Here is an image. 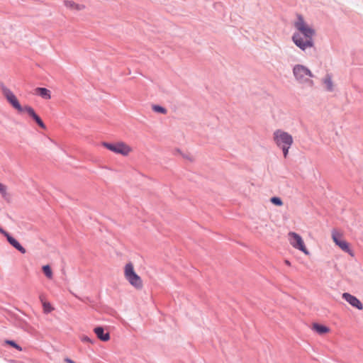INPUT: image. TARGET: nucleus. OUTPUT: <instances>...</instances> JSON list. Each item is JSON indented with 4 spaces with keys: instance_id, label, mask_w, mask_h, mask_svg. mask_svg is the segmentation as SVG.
<instances>
[{
    "instance_id": "f257e3e1",
    "label": "nucleus",
    "mask_w": 363,
    "mask_h": 363,
    "mask_svg": "<svg viewBox=\"0 0 363 363\" xmlns=\"http://www.w3.org/2000/svg\"><path fill=\"white\" fill-rule=\"evenodd\" d=\"M294 26L304 36L303 38L299 33H294L292 36V40L295 45L303 50L312 48L313 46L312 38L315 35L314 29L306 23L301 15L297 16V20L294 23Z\"/></svg>"
},
{
    "instance_id": "f03ea898",
    "label": "nucleus",
    "mask_w": 363,
    "mask_h": 363,
    "mask_svg": "<svg viewBox=\"0 0 363 363\" xmlns=\"http://www.w3.org/2000/svg\"><path fill=\"white\" fill-rule=\"evenodd\" d=\"M3 95L5 96L8 102L18 112H26L37 123V124L43 129H46V125L42 119L36 114L34 109L30 106H22L19 103L15 94L8 88H2Z\"/></svg>"
},
{
    "instance_id": "7ed1b4c3",
    "label": "nucleus",
    "mask_w": 363,
    "mask_h": 363,
    "mask_svg": "<svg viewBox=\"0 0 363 363\" xmlns=\"http://www.w3.org/2000/svg\"><path fill=\"white\" fill-rule=\"evenodd\" d=\"M101 145L112 152L123 157H128L133 152V148L123 141H117L113 143L102 142Z\"/></svg>"
},
{
    "instance_id": "20e7f679",
    "label": "nucleus",
    "mask_w": 363,
    "mask_h": 363,
    "mask_svg": "<svg viewBox=\"0 0 363 363\" xmlns=\"http://www.w3.org/2000/svg\"><path fill=\"white\" fill-rule=\"evenodd\" d=\"M124 276L128 281L135 288L140 289L143 287L142 279L135 273L133 264L131 262L127 263L125 265Z\"/></svg>"
},
{
    "instance_id": "39448f33",
    "label": "nucleus",
    "mask_w": 363,
    "mask_h": 363,
    "mask_svg": "<svg viewBox=\"0 0 363 363\" xmlns=\"http://www.w3.org/2000/svg\"><path fill=\"white\" fill-rule=\"evenodd\" d=\"M289 244L296 250L302 252L306 255H309L310 252L307 249L302 237L295 232H289L287 234Z\"/></svg>"
},
{
    "instance_id": "423d86ee",
    "label": "nucleus",
    "mask_w": 363,
    "mask_h": 363,
    "mask_svg": "<svg viewBox=\"0 0 363 363\" xmlns=\"http://www.w3.org/2000/svg\"><path fill=\"white\" fill-rule=\"evenodd\" d=\"M293 73L296 79L300 82H309L311 85H313V82L310 78L313 77V75L307 67L301 65H297L294 67Z\"/></svg>"
},
{
    "instance_id": "0eeeda50",
    "label": "nucleus",
    "mask_w": 363,
    "mask_h": 363,
    "mask_svg": "<svg viewBox=\"0 0 363 363\" xmlns=\"http://www.w3.org/2000/svg\"><path fill=\"white\" fill-rule=\"evenodd\" d=\"M274 140L279 147L291 146L294 142L292 136L281 130H277L274 133Z\"/></svg>"
},
{
    "instance_id": "6e6552de",
    "label": "nucleus",
    "mask_w": 363,
    "mask_h": 363,
    "mask_svg": "<svg viewBox=\"0 0 363 363\" xmlns=\"http://www.w3.org/2000/svg\"><path fill=\"white\" fill-rule=\"evenodd\" d=\"M332 239L333 242L337 245L342 251L347 252L351 256H353V252L350 247V244L343 238L342 234L337 230H333Z\"/></svg>"
},
{
    "instance_id": "1a4fd4ad",
    "label": "nucleus",
    "mask_w": 363,
    "mask_h": 363,
    "mask_svg": "<svg viewBox=\"0 0 363 363\" xmlns=\"http://www.w3.org/2000/svg\"><path fill=\"white\" fill-rule=\"evenodd\" d=\"M0 233L7 238L8 242L13 247H15L22 254H25L26 252V249L15 238L11 237L6 231H5L4 230H0Z\"/></svg>"
},
{
    "instance_id": "9d476101",
    "label": "nucleus",
    "mask_w": 363,
    "mask_h": 363,
    "mask_svg": "<svg viewBox=\"0 0 363 363\" xmlns=\"http://www.w3.org/2000/svg\"><path fill=\"white\" fill-rule=\"evenodd\" d=\"M342 298L353 307H355L359 310L363 309V305L361 301L357 297L351 295L350 294L344 293L342 294Z\"/></svg>"
},
{
    "instance_id": "9b49d317",
    "label": "nucleus",
    "mask_w": 363,
    "mask_h": 363,
    "mask_svg": "<svg viewBox=\"0 0 363 363\" xmlns=\"http://www.w3.org/2000/svg\"><path fill=\"white\" fill-rule=\"evenodd\" d=\"M63 4L67 9L72 11H80L86 8L84 4H79L72 0H65Z\"/></svg>"
},
{
    "instance_id": "f8f14e48",
    "label": "nucleus",
    "mask_w": 363,
    "mask_h": 363,
    "mask_svg": "<svg viewBox=\"0 0 363 363\" xmlns=\"http://www.w3.org/2000/svg\"><path fill=\"white\" fill-rule=\"evenodd\" d=\"M97 337L104 342L110 340V335L108 333H104V330L102 327H96L94 330Z\"/></svg>"
},
{
    "instance_id": "ddd939ff",
    "label": "nucleus",
    "mask_w": 363,
    "mask_h": 363,
    "mask_svg": "<svg viewBox=\"0 0 363 363\" xmlns=\"http://www.w3.org/2000/svg\"><path fill=\"white\" fill-rule=\"evenodd\" d=\"M35 92L44 99L49 100L51 99V92L46 88L38 87L35 89Z\"/></svg>"
},
{
    "instance_id": "4468645a",
    "label": "nucleus",
    "mask_w": 363,
    "mask_h": 363,
    "mask_svg": "<svg viewBox=\"0 0 363 363\" xmlns=\"http://www.w3.org/2000/svg\"><path fill=\"white\" fill-rule=\"evenodd\" d=\"M313 330L320 335H323L330 331L328 327L318 323H314L313 325Z\"/></svg>"
},
{
    "instance_id": "2eb2a0df",
    "label": "nucleus",
    "mask_w": 363,
    "mask_h": 363,
    "mask_svg": "<svg viewBox=\"0 0 363 363\" xmlns=\"http://www.w3.org/2000/svg\"><path fill=\"white\" fill-rule=\"evenodd\" d=\"M323 83L328 91L333 90V84L332 81V77L330 75L328 74L323 80Z\"/></svg>"
},
{
    "instance_id": "dca6fc26",
    "label": "nucleus",
    "mask_w": 363,
    "mask_h": 363,
    "mask_svg": "<svg viewBox=\"0 0 363 363\" xmlns=\"http://www.w3.org/2000/svg\"><path fill=\"white\" fill-rule=\"evenodd\" d=\"M42 269H43V273L48 279H52V277H53L52 271L48 264L44 265Z\"/></svg>"
},
{
    "instance_id": "f3484780",
    "label": "nucleus",
    "mask_w": 363,
    "mask_h": 363,
    "mask_svg": "<svg viewBox=\"0 0 363 363\" xmlns=\"http://www.w3.org/2000/svg\"><path fill=\"white\" fill-rule=\"evenodd\" d=\"M5 344L9 345L16 348L18 351H22L23 350L22 347L20 345H18V344H16L13 340H5Z\"/></svg>"
},
{
    "instance_id": "a211bd4d",
    "label": "nucleus",
    "mask_w": 363,
    "mask_h": 363,
    "mask_svg": "<svg viewBox=\"0 0 363 363\" xmlns=\"http://www.w3.org/2000/svg\"><path fill=\"white\" fill-rule=\"evenodd\" d=\"M152 110L155 112L161 113L162 114L167 113V109L158 105H154L152 106Z\"/></svg>"
},
{
    "instance_id": "6ab92c4d",
    "label": "nucleus",
    "mask_w": 363,
    "mask_h": 363,
    "mask_svg": "<svg viewBox=\"0 0 363 363\" xmlns=\"http://www.w3.org/2000/svg\"><path fill=\"white\" fill-rule=\"evenodd\" d=\"M270 201H271L273 204H274V205H276V206H282V204H283V202H282L281 199L280 198H279V197H276V196H274V197H272V198L270 199Z\"/></svg>"
},
{
    "instance_id": "aec40b11",
    "label": "nucleus",
    "mask_w": 363,
    "mask_h": 363,
    "mask_svg": "<svg viewBox=\"0 0 363 363\" xmlns=\"http://www.w3.org/2000/svg\"><path fill=\"white\" fill-rule=\"evenodd\" d=\"M43 309L45 312L48 313L53 310V308L51 306L50 303L45 302L43 303Z\"/></svg>"
},
{
    "instance_id": "412c9836",
    "label": "nucleus",
    "mask_w": 363,
    "mask_h": 363,
    "mask_svg": "<svg viewBox=\"0 0 363 363\" xmlns=\"http://www.w3.org/2000/svg\"><path fill=\"white\" fill-rule=\"evenodd\" d=\"M0 193L3 196L6 195V186L1 183H0Z\"/></svg>"
},
{
    "instance_id": "4be33fe9",
    "label": "nucleus",
    "mask_w": 363,
    "mask_h": 363,
    "mask_svg": "<svg viewBox=\"0 0 363 363\" xmlns=\"http://www.w3.org/2000/svg\"><path fill=\"white\" fill-rule=\"evenodd\" d=\"M290 147L291 146H288V147L285 146V147H280L283 151V155H284V158L287 157L288 153H289V150Z\"/></svg>"
},
{
    "instance_id": "5701e85b",
    "label": "nucleus",
    "mask_w": 363,
    "mask_h": 363,
    "mask_svg": "<svg viewBox=\"0 0 363 363\" xmlns=\"http://www.w3.org/2000/svg\"><path fill=\"white\" fill-rule=\"evenodd\" d=\"M81 340H82L83 342H85V343H86V342H87V343H90V344H93V343H94L93 340H91L88 336H85V335H84V336H82V337H81Z\"/></svg>"
},
{
    "instance_id": "b1692460",
    "label": "nucleus",
    "mask_w": 363,
    "mask_h": 363,
    "mask_svg": "<svg viewBox=\"0 0 363 363\" xmlns=\"http://www.w3.org/2000/svg\"><path fill=\"white\" fill-rule=\"evenodd\" d=\"M284 263H285L287 266H289V267H290V266H291V262H290V261H289V260H287V259H286V260L284 261Z\"/></svg>"
},
{
    "instance_id": "393cba45",
    "label": "nucleus",
    "mask_w": 363,
    "mask_h": 363,
    "mask_svg": "<svg viewBox=\"0 0 363 363\" xmlns=\"http://www.w3.org/2000/svg\"><path fill=\"white\" fill-rule=\"evenodd\" d=\"M0 230H4L2 228L0 227Z\"/></svg>"
}]
</instances>
